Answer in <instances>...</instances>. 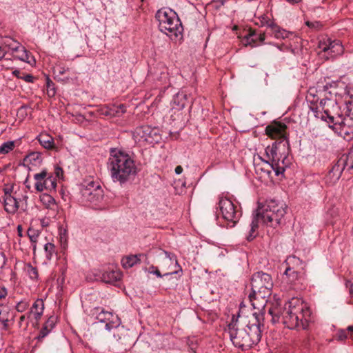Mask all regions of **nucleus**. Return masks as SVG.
<instances>
[{
  "mask_svg": "<svg viewBox=\"0 0 353 353\" xmlns=\"http://www.w3.org/2000/svg\"><path fill=\"white\" fill-rule=\"evenodd\" d=\"M263 327L264 313L258 311L248 316L246 321H239L233 315L228 330L234 346L248 349L261 341Z\"/></svg>",
  "mask_w": 353,
  "mask_h": 353,
  "instance_id": "nucleus-1",
  "label": "nucleus"
},
{
  "mask_svg": "<svg viewBox=\"0 0 353 353\" xmlns=\"http://www.w3.org/2000/svg\"><path fill=\"white\" fill-rule=\"evenodd\" d=\"M268 312L272 316L273 323L281 319L283 325L289 329L305 330L309 326L311 311L299 299H292L284 308L279 305L270 307Z\"/></svg>",
  "mask_w": 353,
  "mask_h": 353,
  "instance_id": "nucleus-2",
  "label": "nucleus"
},
{
  "mask_svg": "<svg viewBox=\"0 0 353 353\" xmlns=\"http://www.w3.org/2000/svg\"><path fill=\"white\" fill-rule=\"evenodd\" d=\"M286 209L285 203L275 199L267 200L263 204L259 205L256 215L250 223L249 234L246 237L247 240L252 241L256 236V231L259 228V219H261L263 223L274 228L284 223Z\"/></svg>",
  "mask_w": 353,
  "mask_h": 353,
  "instance_id": "nucleus-3",
  "label": "nucleus"
},
{
  "mask_svg": "<svg viewBox=\"0 0 353 353\" xmlns=\"http://www.w3.org/2000/svg\"><path fill=\"white\" fill-rule=\"evenodd\" d=\"M108 166L113 181L120 183L126 182L131 176L137 173V167L134 161L126 153L111 150Z\"/></svg>",
  "mask_w": 353,
  "mask_h": 353,
  "instance_id": "nucleus-4",
  "label": "nucleus"
},
{
  "mask_svg": "<svg viewBox=\"0 0 353 353\" xmlns=\"http://www.w3.org/2000/svg\"><path fill=\"white\" fill-rule=\"evenodd\" d=\"M273 281L270 274L262 271L255 272L251 279L252 292L249 299L254 309H263L271 294Z\"/></svg>",
  "mask_w": 353,
  "mask_h": 353,
  "instance_id": "nucleus-5",
  "label": "nucleus"
},
{
  "mask_svg": "<svg viewBox=\"0 0 353 353\" xmlns=\"http://www.w3.org/2000/svg\"><path fill=\"white\" fill-rule=\"evenodd\" d=\"M159 28L171 39L182 37L183 27L176 13L171 9H160L156 13Z\"/></svg>",
  "mask_w": 353,
  "mask_h": 353,
  "instance_id": "nucleus-6",
  "label": "nucleus"
},
{
  "mask_svg": "<svg viewBox=\"0 0 353 353\" xmlns=\"http://www.w3.org/2000/svg\"><path fill=\"white\" fill-rule=\"evenodd\" d=\"M281 146L283 145L275 141L272 146H268L265 148V154L268 160L264 161L261 170L266 172L268 176L272 171L275 172L276 176L283 174L285 171L284 167L280 165V148Z\"/></svg>",
  "mask_w": 353,
  "mask_h": 353,
  "instance_id": "nucleus-7",
  "label": "nucleus"
},
{
  "mask_svg": "<svg viewBox=\"0 0 353 353\" xmlns=\"http://www.w3.org/2000/svg\"><path fill=\"white\" fill-rule=\"evenodd\" d=\"M93 315H96L95 318L99 322L105 323V327L108 331H111L112 329L117 330V333H114V337L118 336L117 341L122 339L120 332L123 331V327L119 328L121 321L117 315L100 307L94 308Z\"/></svg>",
  "mask_w": 353,
  "mask_h": 353,
  "instance_id": "nucleus-8",
  "label": "nucleus"
},
{
  "mask_svg": "<svg viewBox=\"0 0 353 353\" xmlns=\"http://www.w3.org/2000/svg\"><path fill=\"white\" fill-rule=\"evenodd\" d=\"M220 213L223 219L232 223V227L239 221L241 216L239 207L236 205L230 199L221 198L219 202Z\"/></svg>",
  "mask_w": 353,
  "mask_h": 353,
  "instance_id": "nucleus-9",
  "label": "nucleus"
},
{
  "mask_svg": "<svg viewBox=\"0 0 353 353\" xmlns=\"http://www.w3.org/2000/svg\"><path fill=\"white\" fill-rule=\"evenodd\" d=\"M318 47L321 50L319 55L325 60L343 53V46L339 40H332L330 38H325L319 42Z\"/></svg>",
  "mask_w": 353,
  "mask_h": 353,
  "instance_id": "nucleus-10",
  "label": "nucleus"
},
{
  "mask_svg": "<svg viewBox=\"0 0 353 353\" xmlns=\"http://www.w3.org/2000/svg\"><path fill=\"white\" fill-rule=\"evenodd\" d=\"M287 264L288 266L284 272L283 280L290 285H294L300 279L304 269L303 261L293 256L287 259Z\"/></svg>",
  "mask_w": 353,
  "mask_h": 353,
  "instance_id": "nucleus-11",
  "label": "nucleus"
},
{
  "mask_svg": "<svg viewBox=\"0 0 353 353\" xmlns=\"http://www.w3.org/2000/svg\"><path fill=\"white\" fill-rule=\"evenodd\" d=\"M83 202H88L94 205L100 203L103 199V190L101 185L94 181L88 183L81 189Z\"/></svg>",
  "mask_w": 353,
  "mask_h": 353,
  "instance_id": "nucleus-12",
  "label": "nucleus"
},
{
  "mask_svg": "<svg viewBox=\"0 0 353 353\" xmlns=\"http://www.w3.org/2000/svg\"><path fill=\"white\" fill-rule=\"evenodd\" d=\"M286 130L287 125L285 123L274 121L265 128V133L271 139H278L277 143L285 148L289 145Z\"/></svg>",
  "mask_w": 353,
  "mask_h": 353,
  "instance_id": "nucleus-13",
  "label": "nucleus"
},
{
  "mask_svg": "<svg viewBox=\"0 0 353 353\" xmlns=\"http://www.w3.org/2000/svg\"><path fill=\"white\" fill-rule=\"evenodd\" d=\"M319 108L323 111L325 115H322V119H325L326 117L329 119V122L333 123L334 125H340L342 127V130L344 131L345 134H348L347 131H345V122L344 120H342L341 117L339 115L337 118L332 115V111L329 110V108H332L333 109H337L338 105L336 101L329 99H323L319 102Z\"/></svg>",
  "mask_w": 353,
  "mask_h": 353,
  "instance_id": "nucleus-14",
  "label": "nucleus"
},
{
  "mask_svg": "<svg viewBox=\"0 0 353 353\" xmlns=\"http://www.w3.org/2000/svg\"><path fill=\"white\" fill-rule=\"evenodd\" d=\"M36 181L35 189L38 192H42L44 190H52L57 187V180L53 177L52 173H48L46 170H42L40 173L34 175Z\"/></svg>",
  "mask_w": 353,
  "mask_h": 353,
  "instance_id": "nucleus-15",
  "label": "nucleus"
},
{
  "mask_svg": "<svg viewBox=\"0 0 353 353\" xmlns=\"http://www.w3.org/2000/svg\"><path fill=\"white\" fill-rule=\"evenodd\" d=\"M134 136L139 141H143L150 143L157 142L159 134L156 128H152L149 125L137 127L134 132Z\"/></svg>",
  "mask_w": 353,
  "mask_h": 353,
  "instance_id": "nucleus-16",
  "label": "nucleus"
},
{
  "mask_svg": "<svg viewBox=\"0 0 353 353\" xmlns=\"http://www.w3.org/2000/svg\"><path fill=\"white\" fill-rule=\"evenodd\" d=\"M44 310V303L42 299H37L32 306L30 311L28 313V319L32 321V319L35 322L32 323L33 326H37L38 322L41 319Z\"/></svg>",
  "mask_w": 353,
  "mask_h": 353,
  "instance_id": "nucleus-17",
  "label": "nucleus"
},
{
  "mask_svg": "<svg viewBox=\"0 0 353 353\" xmlns=\"http://www.w3.org/2000/svg\"><path fill=\"white\" fill-rule=\"evenodd\" d=\"M345 160L341 159L329 172L327 177H329L330 179L334 181H338L341 176L342 172L345 168Z\"/></svg>",
  "mask_w": 353,
  "mask_h": 353,
  "instance_id": "nucleus-18",
  "label": "nucleus"
},
{
  "mask_svg": "<svg viewBox=\"0 0 353 353\" xmlns=\"http://www.w3.org/2000/svg\"><path fill=\"white\" fill-rule=\"evenodd\" d=\"M4 208L5 210L10 214H14L19 208V203L17 199L11 194L4 197Z\"/></svg>",
  "mask_w": 353,
  "mask_h": 353,
  "instance_id": "nucleus-19",
  "label": "nucleus"
},
{
  "mask_svg": "<svg viewBox=\"0 0 353 353\" xmlns=\"http://www.w3.org/2000/svg\"><path fill=\"white\" fill-rule=\"evenodd\" d=\"M125 107L123 105H119L118 106L103 108L101 110V114L110 117H120L125 112Z\"/></svg>",
  "mask_w": 353,
  "mask_h": 353,
  "instance_id": "nucleus-20",
  "label": "nucleus"
},
{
  "mask_svg": "<svg viewBox=\"0 0 353 353\" xmlns=\"http://www.w3.org/2000/svg\"><path fill=\"white\" fill-rule=\"evenodd\" d=\"M142 257H146L143 254L130 255L121 259V264L124 268H130L137 263H140Z\"/></svg>",
  "mask_w": 353,
  "mask_h": 353,
  "instance_id": "nucleus-21",
  "label": "nucleus"
},
{
  "mask_svg": "<svg viewBox=\"0 0 353 353\" xmlns=\"http://www.w3.org/2000/svg\"><path fill=\"white\" fill-rule=\"evenodd\" d=\"M56 319L54 316H50L48 318L47 321L45 323L43 327L41 330L39 336L37 337L38 340H41L44 337H46L52 330L55 325Z\"/></svg>",
  "mask_w": 353,
  "mask_h": 353,
  "instance_id": "nucleus-22",
  "label": "nucleus"
},
{
  "mask_svg": "<svg viewBox=\"0 0 353 353\" xmlns=\"http://www.w3.org/2000/svg\"><path fill=\"white\" fill-rule=\"evenodd\" d=\"M268 26L270 28L274 37L276 39H285L288 38L290 34L285 30L281 28L279 26L273 22H268Z\"/></svg>",
  "mask_w": 353,
  "mask_h": 353,
  "instance_id": "nucleus-23",
  "label": "nucleus"
},
{
  "mask_svg": "<svg viewBox=\"0 0 353 353\" xmlns=\"http://www.w3.org/2000/svg\"><path fill=\"white\" fill-rule=\"evenodd\" d=\"M121 278V274L117 270L106 271L103 273L101 279L107 283H114L119 281Z\"/></svg>",
  "mask_w": 353,
  "mask_h": 353,
  "instance_id": "nucleus-24",
  "label": "nucleus"
},
{
  "mask_svg": "<svg viewBox=\"0 0 353 353\" xmlns=\"http://www.w3.org/2000/svg\"><path fill=\"white\" fill-rule=\"evenodd\" d=\"M37 139L39 143L46 149L50 150L54 147L53 138L48 134H41Z\"/></svg>",
  "mask_w": 353,
  "mask_h": 353,
  "instance_id": "nucleus-25",
  "label": "nucleus"
},
{
  "mask_svg": "<svg viewBox=\"0 0 353 353\" xmlns=\"http://www.w3.org/2000/svg\"><path fill=\"white\" fill-rule=\"evenodd\" d=\"M245 39L249 43H251V42L256 43L257 41L263 42L265 39V36L264 33L257 34L255 32H251L250 34L245 36Z\"/></svg>",
  "mask_w": 353,
  "mask_h": 353,
  "instance_id": "nucleus-26",
  "label": "nucleus"
},
{
  "mask_svg": "<svg viewBox=\"0 0 353 353\" xmlns=\"http://www.w3.org/2000/svg\"><path fill=\"white\" fill-rule=\"evenodd\" d=\"M157 75V79L163 83H166L169 80L168 70L164 65H159V73Z\"/></svg>",
  "mask_w": 353,
  "mask_h": 353,
  "instance_id": "nucleus-27",
  "label": "nucleus"
},
{
  "mask_svg": "<svg viewBox=\"0 0 353 353\" xmlns=\"http://www.w3.org/2000/svg\"><path fill=\"white\" fill-rule=\"evenodd\" d=\"M41 201L48 208L56 206L55 199L50 194H44L41 196Z\"/></svg>",
  "mask_w": 353,
  "mask_h": 353,
  "instance_id": "nucleus-28",
  "label": "nucleus"
},
{
  "mask_svg": "<svg viewBox=\"0 0 353 353\" xmlns=\"http://www.w3.org/2000/svg\"><path fill=\"white\" fill-rule=\"evenodd\" d=\"M10 316L9 307L4 305H0V321H9Z\"/></svg>",
  "mask_w": 353,
  "mask_h": 353,
  "instance_id": "nucleus-29",
  "label": "nucleus"
},
{
  "mask_svg": "<svg viewBox=\"0 0 353 353\" xmlns=\"http://www.w3.org/2000/svg\"><path fill=\"white\" fill-rule=\"evenodd\" d=\"M46 93L49 97H53L56 94L55 85L48 77L46 79Z\"/></svg>",
  "mask_w": 353,
  "mask_h": 353,
  "instance_id": "nucleus-30",
  "label": "nucleus"
},
{
  "mask_svg": "<svg viewBox=\"0 0 353 353\" xmlns=\"http://www.w3.org/2000/svg\"><path fill=\"white\" fill-rule=\"evenodd\" d=\"M25 270L31 279H37L39 274L37 268L33 267L31 264L28 263L26 265Z\"/></svg>",
  "mask_w": 353,
  "mask_h": 353,
  "instance_id": "nucleus-31",
  "label": "nucleus"
},
{
  "mask_svg": "<svg viewBox=\"0 0 353 353\" xmlns=\"http://www.w3.org/2000/svg\"><path fill=\"white\" fill-rule=\"evenodd\" d=\"M14 141H7L3 143L0 146V153L7 154L14 149Z\"/></svg>",
  "mask_w": 353,
  "mask_h": 353,
  "instance_id": "nucleus-32",
  "label": "nucleus"
},
{
  "mask_svg": "<svg viewBox=\"0 0 353 353\" xmlns=\"http://www.w3.org/2000/svg\"><path fill=\"white\" fill-rule=\"evenodd\" d=\"M349 337H351V332L347 329L346 330H340L336 334V339L340 341H343Z\"/></svg>",
  "mask_w": 353,
  "mask_h": 353,
  "instance_id": "nucleus-33",
  "label": "nucleus"
},
{
  "mask_svg": "<svg viewBox=\"0 0 353 353\" xmlns=\"http://www.w3.org/2000/svg\"><path fill=\"white\" fill-rule=\"evenodd\" d=\"M44 250L46 253V258L51 259L55 251L54 245L51 243H48L45 245Z\"/></svg>",
  "mask_w": 353,
  "mask_h": 353,
  "instance_id": "nucleus-34",
  "label": "nucleus"
},
{
  "mask_svg": "<svg viewBox=\"0 0 353 353\" xmlns=\"http://www.w3.org/2000/svg\"><path fill=\"white\" fill-rule=\"evenodd\" d=\"M28 235L31 242L35 243L39 237V232L37 230L30 228L28 230Z\"/></svg>",
  "mask_w": 353,
  "mask_h": 353,
  "instance_id": "nucleus-35",
  "label": "nucleus"
},
{
  "mask_svg": "<svg viewBox=\"0 0 353 353\" xmlns=\"http://www.w3.org/2000/svg\"><path fill=\"white\" fill-rule=\"evenodd\" d=\"M28 302L26 301H21L17 304L16 310L19 312H23L28 307Z\"/></svg>",
  "mask_w": 353,
  "mask_h": 353,
  "instance_id": "nucleus-36",
  "label": "nucleus"
},
{
  "mask_svg": "<svg viewBox=\"0 0 353 353\" xmlns=\"http://www.w3.org/2000/svg\"><path fill=\"white\" fill-rule=\"evenodd\" d=\"M345 166H348L349 169H353V152L350 153L345 160Z\"/></svg>",
  "mask_w": 353,
  "mask_h": 353,
  "instance_id": "nucleus-37",
  "label": "nucleus"
},
{
  "mask_svg": "<svg viewBox=\"0 0 353 353\" xmlns=\"http://www.w3.org/2000/svg\"><path fill=\"white\" fill-rule=\"evenodd\" d=\"M68 70V68H65L63 66L58 65L54 68V72L59 75H62L65 74Z\"/></svg>",
  "mask_w": 353,
  "mask_h": 353,
  "instance_id": "nucleus-38",
  "label": "nucleus"
},
{
  "mask_svg": "<svg viewBox=\"0 0 353 353\" xmlns=\"http://www.w3.org/2000/svg\"><path fill=\"white\" fill-rule=\"evenodd\" d=\"M149 272L155 274L157 276L161 278L163 275L157 267L152 265L149 268Z\"/></svg>",
  "mask_w": 353,
  "mask_h": 353,
  "instance_id": "nucleus-39",
  "label": "nucleus"
},
{
  "mask_svg": "<svg viewBox=\"0 0 353 353\" xmlns=\"http://www.w3.org/2000/svg\"><path fill=\"white\" fill-rule=\"evenodd\" d=\"M21 79H23L26 82L32 83L34 77L32 74H23V76L21 77Z\"/></svg>",
  "mask_w": 353,
  "mask_h": 353,
  "instance_id": "nucleus-40",
  "label": "nucleus"
},
{
  "mask_svg": "<svg viewBox=\"0 0 353 353\" xmlns=\"http://www.w3.org/2000/svg\"><path fill=\"white\" fill-rule=\"evenodd\" d=\"M305 23L308 27L312 28L318 29L321 26V24L319 23V22H317V21H316V22L306 21Z\"/></svg>",
  "mask_w": 353,
  "mask_h": 353,
  "instance_id": "nucleus-41",
  "label": "nucleus"
},
{
  "mask_svg": "<svg viewBox=\"0 0 353 353\" xmlns=\"http://www.w3.org/2000/svg\"><path fill=\"white\" fill-rule=\"evenodd\" d=\"M345 286L347 288H348L350 295L353 296V282L351 281H347L345 283Z\"/></svg>",
  "mask_w": 353,
  "mask_h": 353,
  "instance_id": "nucleus-42",
  "label": "nucleus"
},
{
  "mask_svg": "<svg viewBox=\"0 0 353 353\" xmlns=\"http://www.w3.org/2000/svg\"><path fill=\"white\" fill-rule=\"evenodd\" d=\"M4 193H5V196L4 197H7V195H9L11 194V192H12L13 190V186L11 185V186H8L7 185L4 189Z\"/></svg>",
  "mask_w": 353,
  "mask_h": 353,
  "instance_id": "nucleus-43",
  "label": "nucleus"
},
{
  "mask_svg": "<svg viewBox=\"0 0 353 353\" xmlns=\"http://www.w3.org/2000/svg\"><path fill=\"white\" fill-rule=\"evenodd\" d=\"M7 295V290L5 288L0 289V300L4 299Z\"/></svg>",
  "mask_w": 353,
  "mask_h": 353,
  "instance_id": "nucleus-44",
  "label": "nucleus"
},
{
  "mask_svg": "<svg viewBox=\"0 0 353 353\" xmlns=\"http://www.w3.org/2000/svg\"><path fill=\"white\" fill-rule=\"evenodd\" d=\"M28 319V314L21 315L19 318V326L21 327L23 326V322Z\"/></svg>",
  "mask_w": 353,
  "mask_h": 353,
  "instance_id": "nucleus-45",
  "label": "nucleus"
},
{
  "mask_svg": "<svg viewBox=\"0 0 353 353\" xmlns=\"http://www.w3.org/2000/svg\"><path fill=\"white\" fill-rule=\"evenodd\" d=\"M12 74L14 75L17 78L21 79L23 74H21L19 70H14L12 71Z\"/></svg>",
  "mask_w": 353,
  "mask_h": 353,
  "instance_id": "nucleus-46",
  "label": "nucleus"
},
{
  "mask_svg": "<svg viewBox=\"0 0 353 353\" xmlns=\"http://www.w3.org/2000/svg\"><path fill=\"white\" fill-rule=\"evenodd\" d=\"M183 172V168L181 165H178L175 168V173L176 174H180Z\"/></svg>",
  "mask_w": 353,
  "mask_h": 353,
  "instance_id": "nucleus-47",
  "label": "nucleus"
},
{
  "mask_svg": "<svg viewBox=\"0 0 353 353\" xmlns=\"http://www.w3.org/2000/svg\"><path fill=\"white\" fill-rule=\"evenodd\" d=\"M3 324V329L4 330H7L9 327L8 322L9 321H0Z\"/></svg>",
  "mask_w": 353,
  "mask_h": 353,
  "instance_id": "nucleus-48",
  "label": "nucleus"
},
{
  "mask_svg": "<svg viewBox=\"0 0 353 353\" xmlns=\"http://www.w3.org/2000/svg\"><path fill=\"white\" fill-rule=\"evenodd\" d=\"M22 231H23L22 226L21 225H19L17 226V232H18V234L19 236H22Z\"/></svg>",
  "mask_w": 353,
  "mask_h": 353,
  "instance_id": "nucleus-49",
  "label": "nucleus"
},
{
  "mask_svg": "<svg viewBox=\"0 0 353 353\" xmlns=\"http://www.w3.org/2000/svg\"><path fill=\"white\" fill-rule=\"evenodd\" d=\"M121 344L124 347H126L128 345V339L123 337V341L121 342Z\"/></svg>",
  "mask_w": 353,
  "mask_h": 353,
  "instance_id": "nucleus-50",
  "label": "nucleus"
},
{
  "mask_svg": "<svg viewBox=\"0 0 353 353\" xmlns=\"http://www.w3.org/2000/svg\"><path fill=\"white\" fill-rule=\"evenodd\" d=\"M288 2L290 3H297L299 2H300L301 0H286Z\"/></svg>",
  "mask_w": 353,
  "mask_h": 353,
  "instance_id": "nucleus-51",
  "label": "nucleus"
},
{
  "mask_svg": "<svg viewBox=\"0 0 353 353\" xmlns=\"http://www.w3.org/2000/svg\"><path fill=\"white\" fill-rule=\"evenodd\" d=\"M5 52H3L1 50V47H0V61L4 57Z\"/></svg>",
  "mask_w": 353,
  "mask_h": 353,
  "instance_id": "nucleus-52",
  "label": "nucleus"
},
{
  "mask_svg": "<svg viewBox=\"0 0 353 353\" xmlns=\"http://www.w3.org/2000/svg\"><path fill=\"white\" fill-rule=\"evenodd\" d=\"M60 172H62V169L61 168H57L56 169V174L57 176H59Z\"/></svg>",
  "mask_w": 353,
  "mask_h": 353,
  "instance_id": "nucleus-53",
  "label": "nucleus"
},
{
  "mask_svg": "<svg viewBox=\"0 0 353 353\" xmlns=\"http://www.w3.org/2000/svg\"><path fill=\"white\" fill-rule=\"evenodd\" d=\"M24 184L26 185V187L30 190V185L28 183V179L25 181Z\"/></svg>",
  "mask_w": 353,
  "mask_h": 353,
  "instance_id": "nucleus-54",
  "label": "nucleus"
},
{
  "mask_svg": "<svg viewBox=\"0 0 353 353\" xmlns=\"http://www.w3.org/2000/svg\"><path fill=\"white\" fill-rule=\"evenodd\" d=\"M347 330L351 332V336L353 334V326L350 325L347 327Z\"/></svg>",
  "mask_w": 353,
  "mask_h": 353,
  "instance_id": "nucleus-55",
  "label": "nucleus"
},
{
  "mask_svg": "<svg viewBox=\"0 0 353 353\" xmlns=\"http://www.w3.org/2000/svg\"><path fill=\"white\" fill-rule=\"evenodd\" d=\"M26 59H25L24 58H21V59H22V60L26 61H27L28 63H29L30 61L28 60V54H26Z\"/></svg>",
  "mask_w": 353,
  "mask_h": 353,
  "instance_id": "nucleus-56",
  "label": "nucleus"
},
{
  "mask_svg": "<svg viewBox=\"0 0 353 353\" xmlns=\"http://www.w3.org/2000/svg\"><path fill=\"white\" fill-rule=\"evenodd\" d=\"M165 255H166L168 258H170V259H172L171 256H170V255H171V254H170V253H169V252H165Z\"/></svg>",
  "mask_w": 353,
  "mask_h": 353,
  "instance_id": "nucleus-57",
  "label": "nucleus"
},
{
  "mask_svg": "<svg viewBox=\"0 0 353 353\" xmlns=\"http://www.w3.org/2000/svg\"><path fill=\"white\" fill-rule=\"evenodd\" d=\"M27 199H28V196H23V200H24L26 203H27Z\"/></svg>",
  "mask_w": 353,
  "mask_h": 353,
  "instance_id": "nucleus-58",
  "label": "nucleus"
},
{
  "mask_svg": "<svg viewBox=\"0 0 353 353\" xmlns=\"http://www.w3.org/2000/svg\"><path fill=\"white\" fill-rule=\"evenodd\" d=\"M329 110H331L332 111V115H334V112L336 109H333L332 108H329Z\"/></svg>",
  "mask_w": 353,
  "mask_h": 353,
  "instance_id": "nucleus-59",
  "label": "nucleus"
},
{
  "mask_svg": "<svg viewBox=\"0 0 353 353\" xmlns=\"http://www.w3.org/2000/svg\"><path fill=\"white\" fill-rule=\"evenodd\" d=\"M28 322H27V323H26V325H25V327H24V330H26V329H27V327H28Z\"/></svg>",
  "mask_w": 353,
  "mask_h": 353,
  "instance_id": "nucleus-60",
  "label": "nucleus"
},
{
  "mask_svg": "<svg viewBox=\"0 0 353 353\" xmlns=\"http://www.w3.org/2000/svg\"><path fill=\"white\" fill-rule=\"evenodd\" d=\"M13 50H18V47H15V48H13Z\"/></svg>",
  "mask_w": 353,
  "mask_h": 353,
  "instance_id": "nucleus-61",
  "label": "nucleus"
},
{
  "mask_svg": "<svg viewBox=\"0 0 353 353\" xmlns=\"http://www.w3.org/2000/svg\"><path fill=\"white\" fill-rule=\"evenodd\" d=\"M172 274V273H165V274H164V276H165V275H168V274Z\"/></svg>",
  "mask_w": 353,
  "mask_h": 353,
  "instance_id": "nucleus-62",
  "label": "nucleus"
}]
</instances>
